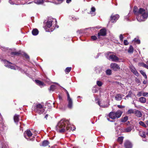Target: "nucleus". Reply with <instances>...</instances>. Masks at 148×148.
<instances>
[{
	"mask_svg": "<svg viewBox=\"0 0 148 148\" xmlns=\"http://www.w3.org/2000/svg\"><path fill=\"white\" fill-rule=\"evenodd\" d=\"M69 121L68 120H66L65 119H62L58 122L56 127V128L58 132H63L66 130L65 125L66 124H67L66 127L67 130L69 131L75 130V128L72 129L70 125L69 124Z\"/></svg>",
	"mask_w": 148,
	"mask_h": 148,
	"instance_id": "nucleus-1",
	"label": "nucleus"
},
{
	"mask_svg": "<svg viewBox=\"0 0 148 148\" xmlns=\"http://www.w3.org/2000/svg\"><path fill=\"white\" fill-rule=\"evenodd\" d=\"M148 17L147 10L140 8L139 10V13L136 16L137 19L139 22L145 21Z\"/></svg>",
	"mask_w": 148,
	"mask_h": 148,
	"instance_id": "nucleus-2",
	"label": "nucleus"
},
{
	"mask_svg": "<svg viewBox=\"0 0 148 148\" xmlns=\"http://www.w3.org/2000/svg\"><path fill=\"white\" fill-rule=\"evenodd\" d=\"M3 61L5 64V66L6 67L15 70H20L21 68H20L16 65L12 64L11 63L5 60H3Z\"/></svg>",
	"mask_w": 148,
	"mask_h": 148,
	"instance_id": "nucleus-3",
	"label": "nucleus"
},
{
	"mask_svg": "<svg viewBox=\"0 0 148 148\" xmlns=\"http://www.w3.org/2000/svg\"><path fill=\"white\" fill-rule=\"evenodd\" d=\"M57 24V21L56 19L52 18L48 21L46 23V27L50 28L51 26L54 27Z\"/></svg>",
	"mask_w": 148,
	"mask_h": 148,
	"instance_id": "nucleus-4",
	"label": "nucleus"
},
{
	"mask_svg": "<svg viewBox=\"0 0 148 148\" xmlns=\"http://www.w3.org/2000/svg\"><path fill=\"white\" fill-rule=\"evenodd\" d=\"M34 109L36 112L40 114L43 113L44 111V109L42 108V106L40 104H38L34 106Z\"/></svg>",
	"mask_w": 148,
	"mask_h": 148,
	"instance_id": "nucleus-5",
	"label": "nucleus"
},
{
	"mask_svg": "<svg viewBox=\"0 0 148 148\" xmlns=\"http://www.w3.org/2000/svg\"><path fill=\"white\" fill-rule=\"evenodd\" d=\"M119 17V16L118 14L115 15L112 14L110 16V21L112 23H115Z\"/></svg>",
	"mask_w": 148,
	"mask_h": 148,
	"instance_id": "nucleus-6",
	"label": "nucleus"
},
{
	"mask_svg": "<svg viewBox=\"0 0 148 148\" xmlns=\"http://www.w3.org/2000/svg\"><path fill=\"white\" fill-rule=\"evenodd\" d=\"M110 68L114 71H116L120 69L119 66L116 63H112L110 64Z\"/></svg>",
	"mask_w": 148,
	"mask_h": 148,
	"instance_id": "nucleus-7",
	"label": "nucleus"
},
{
	"mask_svg": "<svg viewBox=\"0 0 148 148\" xmlns=\"http://www.w3.org/2000/svg\"><path fill=\"white\" fill-rule=\"evenodd\" d=\"M124 145L125 148H132V143L128 140H126L125 141Z\"/></svg>",
	"mask_w": 148,
	"mask_h": 148,
	"instance_id": "nucleus-8",
	"label": "nucleus"
},
{
	"mask_svg": "<svg viewBox=\"0 0 148 148\" xmlns=\"http://www.w3.org/2000/svg\"><path fill=\"white\" fill-rule=\"evenodd\" d=\"M106 35V30L105 29H101L98 34V36L99 38L100 36H105Z\"/></svg>",
	"mask_w": 148,
	"mask_h": 148,
	"instance_id": "nucleus-9",
	"label": "nucleus"
},
{
	"mask_svg": "<svg viewBox=\"0 0 148 148\" xmlns=\"http://www.w3.org/2000/svg\"><path fill=\"white\" fill-rule=\"evenodd\" d=\"M109 59L111 60L112 61H117L119 60L118 58L113 55H111L110 56Z\"/></svg>",
	"mask_w": 148,
	"mask_h": 148,
	"instance_id": "nucleus-10",
	"label": "nucleus"
},
{
	"mask_svg": "<svg viewBox=\"0 0 148 148\" xmlns=\"http://www.w3.org/2000/svg\"><path fill=\"white\" fill-rule=\"evenodd\" d=\"M67 100L68 101V107L69 108H71L73 107V101L72 99L71 98L67 99Z\"/></svg>",
	"mask_w": 148,
	"mask_h": 148,
	"instance_id": "nucleus-11",
	"label": "nucleus"
},
{
	"mask_svg": "<svg viewBox=\"0 0 148 148\" xmlns=\"http://www.w3.org/2000/svg\"><path fill=\"white\" fill-rule=\"evenodd\" d=\"M27 135L28 137H30L32 136V134L31 131L29 130H27L24 133V136L25 138H27L26 137V135Z\"/></svg>",
	"mask_w": 148,
	"mask_h": 148,
	"instance_id": "nucleus-12",
	"label": "nucleus"
},
{
	"mask_svg": "<svg viewBox=\"0 0 148 148\" xmlns=\"http://www.w3.org/2000/svg\"><path fill=\"white\" fill-rule=\"evenodd\" d=\"M134 127L133 126H130L124 129V132H130L133 129Z\"/></svg>",
	"mask_w": 148,
	"mask_h": 148,
	"instance_id": "nucleus-13",
	"label": "nucleus"
},
{
	"mask_svg": "<svg viewBox=\"0 0 148 148\" xmlns=\"http://www.w3.org/2000/svg\"><path fill=\"white\" fill-rule=\"evenodd\" d=\"M123 96V95H121L120 94H117L115 97V99L117 101L121 100Z\"/></svg>",
	"mask_w": 148,
	"mask_h": 148,
	"instance_id": "nucleus-14",
	"label": "nucleus"
},
{
	"mask_svg": "<svg viewBox=\"0 0 148 148\" xmlns=\"http://www.w3.org/2000/svg\"><path fill=\"white\" fill-rule=\"evenodd\" d=\"M122 113L123 112L120 110L115 112L116 118H118L120 117L122 114Z\"/></svg>",
	"mask_w": 148,
	"mask_h": 148,
	"instance_id": "nucleus-15",
	"label": "nucleus"
},
{
	"mask_svg": "<svg viewBox=\"0 0 148 148\" xmlns=\"http://www.w3.org/2000/svg\"><path fill=\"white\" fill-rule=\"evenodd\" d=\"M115 116V112H111L109 114L110 118L112 119H114L116 118Z\"/></svg>",
	"mask_w": 148,
	"mask_h": 148,
	"instance_id": "nucleus-16",
	"label": "nucleus"
},
{
	"mask_svg": "<svg viewBox=\"0 0 148 148\" xmlns=\"http://www.w3.org/2000/svg\"><path fill=\"white\" fill-rule=\"evenodd\" d=\"M130 70L136 76H138L139 75V73H138L135 68L132 67L130 68Z\"/></svg>",
	"mask_w": 148,
	"mask_h": 148,
	"instance_id": "nucleus-17",
	"label": "nucleus"
},
{
	"mask_svg": "<svg viewBox=\"0 0 148 148\" xmlns=\"http://www.w3.org/2000/svg\"><path fill=\"white\" fill-rule=\"evenodd\" d=\"M95 70L96 71L97 74H99L102 71V69L101 67L97 66L95 68Z\"/></svg>",
	"mask_w": 148,
	"mask_h": 148,
	"instance_id": "nucleus-18",
	"label": "nucleus"
},
{
	"mask_svg": "<svg viewBox=\"0 0 148 148\" xmlns=\"http://www.w3.org/2000/svg\"><path fill=\"white\" fill-rule=\"evenodd\" d=\"M95 9L94 7H92L91 8V10L90 12L89 13L92 16H94L95 15Z\"/></svg>",
	"mask_w": 148,
	"mask_h": 148,
	"instance_id": "nucleus-19",
	"label": "nucleus"
},
{
	"mask_svg": "<svg viewBox=\"0 0 148 148\" xmlns=\"http://www.w3.org/2000/svg\"><path fill=\"white\" fill-rule=\"evenodd\" d=\"M134 114L136 116L138 117H141L142 115L141 112L138 110H135Z\"/></svg>",
	"mask_w": 148,
	"mask_h": 148,
	"instance_id": "nucleus-20",
	"label": "nucleus"
},
{
	"mask_svg": "<svg viewBox=\"0 0 148 148\" xmlns=\"http://www.w3.org/2000/svg\"><path fill=\"white\" fill-rule=\"evenodd\" d=\"M45 0H35L34 2L37 4H42L44 2Z\"/></svg>",
	"mask_w": 148,
	"mask_h": 148,
	"instance_id": "nucleus-21",
	"label": "nucleus"
},
{
	"mask_svg": "<svg viewBox=\"0 0 148 148\" xmlns=\"http://www.w3.org/2000/svg\"><path fill=\"white\" fill-rule=\"evenodd\" d=\"M134 14L136 15H137L139 13V10L137 7L135 6L134 8Z\"/></svg>",
	"mask_w": 148,
	"mask_h": 148,
	"instance_id": "nucleus-22",
	"label": "nucleus"
},
{
	"mask_svg": "<svg viewBox=\"0 0 148 148\" xmlns=\"http://www.w3.org/2000/svg\"><path fill=\"white\" fill-rule=\"evenodd\" d=\"M32 33L33 35H37L38 33V31L36 29H34L32 31Z\"/></svg>",
	"mask_w": 148,
	"mask_h": 148,
	"instance_id": "nucleus-23",
	"label": "nucleus"
},
{
	"mask_svg": "<svg viewBox=\"0 0 148 148\" xmlns=\"http://www.w3.org/2000/svg\"><path fill=\"white\" fill-rule=\"evenodd\" d=\"M139 101L141 103H145L146 102V98L144 97H141L139 99Z\"/></svg>",
	"mask_w": 148,
	"mask_h": 148,
	"instance_id": "nucleus-24",
	"label": "nucleus"
},
{
	"mask_svg": "<svg viewBox=\"0 0 148 148\" xmlns=\"http://www.w3.org/2000/svg\"><path fill=\"white\" fill-rule=\"evenodd\" d=\"M128 119V117L125 116L123 117H122L121 119V121L122 122H126Z\"/></svg>",
	"mask_w": 148,
	"mask_h": 148,
	"instance_id": "nucleus-25",
	"label": "nucleus"
},
{
	"mask_svg": "<svg viewBox=\"0 0 148 148\" xmlns=\"http://www.w3.org/2000/svg\"><path fill=\"white\" fill-rule=\"evenodd\" d=\"M19 115L15 114L14 116V122L15 123H17L18 121Z\"/></svg>",
	"mask_w": 148,
	"mask_h": 148,
	"instance_id": "nucleus-26",
	"label": "nucleus"
},
{
	"mask_svg": "<svg viewBox=\"0 0 148 148\" xmlns=\"http://www.w3.org/2000/svg\"><path fill=\"white\" fill-rule=\"evenodd\" d=\"M134 51V48L132 46H130L128 49V52L130 53H133Z\"/></svg>",
	"mask_w": 148,
	"mask_h": 148,
	"instance_id": "nucleus-27",
	"label": "nucleus"
},
{
	"mask_svg": "<svg viewBox=\"0 0 148 148\" xmlns=\"http://www.w3.org/2000/svg\"><path fill=\"white\" fill-rule=\"evenodd\" d=\"M35 82L36 84L39 86H43L44 85V83L38 80H35Z\"/></svg>",
	"mask_w": 148,
	"mask_h": 148,
	"instance_id": "nucleus-28",
	"label": "nucleus"
},
{
	"mask_svg": "<svg viewBox=\"0 0 148 148\" xmlns=\"http://www.w3.org/2000/svg\"><path fill=\"white\" fill-rule=\"evenodd\" d=\"M123 137H119L117 139L119 143L120 144H121L123 142Z\"/></svg>",
	"mask_w": 148,
	"mask_h": 148,
	"instance_id": "nucleus-29",
	"label": "nucleus"
},
{
	"mask_svg": "<svg viewBox=\"0 0 148 148\" xmlns=\"http://www.w3.org/2000/svg\"><path fill=\"white\" fill-rule=\"evenodd\" d=\"M139 134L141 136L145 138L146 137L145 132L143 131L140 132Z\"/></svg>",
	"mask_w": 148,
	"mask_h": 148,
	"instance_id": "nucleus-30",
	"label": "nucleus"
},
{
	"mask_svg": "<svg viewBox=\"0 0 148 148\" xmlns=\"http://www.w3.org/2000/svg\"><path fill=\"white\" fill-rule=\"evenodd\" d=\"M49 144V142L48 141L45 140L43 142L42 145L44 146H46L48 145Z\"/></svg>",
	"mask_w": 148,
	"mask_h": 148,
	"instance_id": "nucleus-31",
	"label": "nucleus"
},
{
	"mask_svg": "<svg viewBox=\"0 0 148 148\" xmlns=\"http://www.w3.org/2000/svg\"><path fill=\"white\" fill-rule=\"evenodd\" d=\"M135 110H134L133 109H130L128 110L127 112V113L128 114H131L132 113L134 114Z\"/></svg>",
	"mask_w": 148,
	"mask_h": 148,
	"instance_id": "nucleus-32",
	"label": "nucleus"
},
{
	"mask_svg": "<svg viewBox=\"0 0 148 148\" xmlns=\"http://www.w3.org/2000/svg\"><path fill=\"white\" fill-rule=\"evenodd\" d=\"M139 124L142 126L145 127H147V126L146 124H145L144 122L142 121H140L139 122Z\"/></svg>",
	"mask_w": 148,
	"mask_h": 148,
	"instance_id": "nucleus-33",
	"label": "nucleus"
},
{
	"mask_svg": "<svg viewBox=\"0 0 148 148\" xmlns=\"http://www.w3.org/2000/svg\"><path fill=\"white\" fill-rule=\"evenodd\" d=\"M56 88V86L54 85H52L51 86L49 90L53 91Z\"/></svg>",
	"mask_w": 148,
	"mask_h": 148,
	"instance_id": "nucleus-34",
	"label": "nucleus"
},
{
	"mask_svg": "<svg viewBox=\"0 0 148 148\" xmlns=\"http://www.w3.org/2000/svg\"><path fill=\"white\" fill-rule=\"evenodd\" d=\"M71 69V67H67L65 70V72L66 73H69Z\"/></svg>",
	"mask_w": 148,
	"mask_h": 148,
	"instance_id": "nucleus-35",
	"label": "nucleus"
},
{
	"mask_svg": "<svg viewBox=\"0 0 148 148\" xmlns=\"http://www.w3.org/2000/svg\"><path fill=\"white\" fill-rule=\"evenodd\" d=\"M140 73L143 75L145 79H147V77L145 73L143 71L141 70L140 71Z\"/></svg>",
	"mask_w": 148,
	"mask_h": 148,
	"instance_id": "nucleus-36",
	"label": "nucleus"
},
{
	"mask_svg": "<svg viewBox=\"0 0 148 148\" xmlns=\"http://www.w3.org/2000/svg\"><path fill=\"white\" fill-rule=\"evenodd\" d=\"M112 73L111 70L110 69H108L106 71V73L108 75H110Z\"/></svg>",
	"mask_w": 148,
	"mask_h": 148,
	"instance_id": "nucleus-37",
	"label": "nucleus"
},
{
	"mask_svg": "<svg viewBox=\"0 0 148 148\" xmlns=\"http://www.w3.org/2000/svg\"><path fill=\"white\" fill-rule=\"evenodd\" d=\"M133 41L138 44H140V40L136 38H135Z\"/></svg>",
	"mask_w": 148,
	"mask_h": 148,
	"instance_id": "nucleus-38",
	"label": "nucleus"
},
{
	"mask_svg": "<svg viewBox=\"0 0 148 148\" xmlns=\"http://www.w3.org/2000/svg\"><path fill=\"white\" fill-rule=\"evenodd\" d=\"M97 84L99 86H101L103 84L102 82L100 81H97Z\"/></svg>",
	"mask_w": 148,
	"mask_h": 148,
	"instance_id": "nucleus-39",
	"label": "nucleus"
},
{
	"mask_svg": "<svg viewBox=\"0 0 148 148\" xmlns=\"http://www.w3.org/2000/svg\"><path fill=\"white\" fill-rule=\"evenodd\" d=\"M21 54V53L20 51L18 52H14L12 53V54L14 55H17Z\"/></svg>",
	"mask_w": 148,
	"mask_h": 148,
	"instance_id": "nucleus-40",
	"label": "nucleus"
},
{
	"mask_svg": "<svg viewBox=\"0 0 148 148\" xmlns=\"http://www.w3.org/2000/svg\"><path fill=\"white\" fill-rule=\"evenodd\" d=\"M91 39L93 40H95L97 39V37L95 36H91Z\"/></svg>",
	"mask_w": 148,
	"mask_h": 148,
	"instance_id": "nucleus-41",
	"label": "nucleus"
},
{
	"mask_svg": "<svg viewBox=\"0 0 148 148\" xmlns=\"http://www.w3.org/2000/svg\"><path fill=\"white\" fill-rule=\"evenodd\" d=\"M124 44L125 45H127L129 44V43L127 40H125L124 41Z\"/></svg>",
	"mask_w": 148,
	"mask_h": 148,
	"instance_id": "nucleus-42",
	"label": "nucleus"
},
{
	"mask_svg": "<svg viewBox=\"0 0 148 148\" xmlns=\"http://www.w3.org/2000/svg\"><path fill=\"white\" fill-rule=\"evenodd\" d=\"M143 94V92H138L137 94V95L138 97H140Z\"/></svg>",
	"mask_w": 148,
	"mask_h": 148,
	"instance_id": "nucleus-43",
	"label": "nucleus"
},
{
	"mask_svg": "<svg viewBox=\"0 0 148 148\" xmlns=\"http://www.w3.org/2000/svg\"><path fill=\"white\" fill-rule=\"evenodd\" d=\"M144 64L145 63L143 62L139 63L138 64V65L140 66L143 67Z\"/></svg>",
	"mask_w": 148,
	"mask_h": 148,
	"instance_id": "nucleus-44",
	"label": "nucleus"
},
{
	"mask_svg": "<svg viewBox=\"0 0 148 148\" xmlns=\"http://www.w3.org/2000/svg\"><path fill=\"white\" fill-rule=\"evenodd\" d=\"M119 38L120 39V40L121 41H123V36L122 34H121L119 36Z\"/></svg>",
	"mask_w": 148,
	"mask_h": 148,
	"instance_id": "nucleus-45",
	"label": "nucleus"
},
{
	"mask_svg": "<svg viewBox=\"0 0 148 148\" xmlns=\"http://www.w3.org/2000/svg\"><path fill=\"white\" fill-rule=\"evenodd\" d=\"M147 95H148V92H143L142 95L143 96L145 97Z\"/></svg>",
	"mask_w": 148,
	"mask_h": 148,
	"instance_id": "nucleus-46",
	"label": "nucleus"
},
{
	"mask_svg": "<svg viewBox=\"0 0 148 148\" xmlns=\"http://www.w3.org/2000/svg\"><path fill=\"white\" fill-rule=\"evenodd\" d=\"M65 91L66 92L67 95V99L70 98V97L69 95L68 92L66 90V89H65Z\"/></svg>",
	"mask_w": 148,
	"mask_h": 148,
	"instance_id": "nucleus-47",
	"label": "nucleus"
},
{
	"mask_svg": "<svg viewBox=\"0 0 148 148\" xmlns=\"http://www.w3.org/2000/svg\"><path fill=\"white\" fill-rule=\"evenodd\" d=\"M23 54L24 55V56L25 57V58H29V56L26 53H24Z\"/></svg>",
	"mask_w": 148,
	"mask_h": 148,
	"instance_id": "nucleus-48",
	"label": "nucleus"
},
{
	"mask_svg": "<svg viewBox=\"0 0 148 148\" xmlns=\"http://www.w3.org/2000/svg\"><path fill=\"white\" fill-rule=\"evenodd\" d=\"M78 18H75L74 16L72 17L71 20L73 21H75Z\"/></svg>",
	"mask_w": 148,
	"mask_h": 148,
	"instance_id": "nucleus-49",
	"label": "nucleus"
},
{
	"mask_svg": "<svg viewBox=\"0 0 148 148\" xmlns=\"http://www.w3.org/2000/svg\"><path fill=\"white\" fill-rule=\"evenodd\" d=\"M143 67L148 69V65L146 64H144Z\"/></svg>",
	"mask_w": 148,
	"mask_h": 148,
	"instance_id": "nucleus-50",
	"label": "nucleus"
},
{
	"mask_svg": "<svg viewBox=\"0 0 148 148\" xmlns=\"http://www.w3.org/2000/svg\"><path fill=\"white\" fill-rule=\"evenodd\" d=\"M118 107L120 108H122L125 107L124 106H122L121 105H118Z\"/></svg>",
	"mask_w": 148,
	"mask_h": 148,
	"instance_id": "nucleus-51",
	"label": "nucleus"
},
{
	"mask_svg": "<svg viewBox=\"0 0 148 148\" xmlns=\"http://www.w3.org/2000/svg\"><path fill=\"white\" fill-rule=\"evenodd\" d=\"M98 104L101 107H103V108H105V107H106L105 106H101L100 105V103L99 101H98Z\"/></svg>",
	"mask_w": 148,
	"mask_h": 148,
	"instance_id": "nucleus-52",
	"label": "nucleus"
},
{
	"mask_svg": "<svg viewBox=\"0 0 148 148\" xmlns=\"http://www.w3.org/2000/svg\"><path fill=\"white\" fill-rule=\"evenodd\" d=\"M9 2L11 4L13 5L14 4V3L11 0H9Z\"/></svg>",
	"mask_w": 148,
	"mask_h": 148,
	"instance_id": "nucleus-53",
	"label": "nucleus"
},
{
	"mask_svg": "<svg viewBox=\"0 0 148 148\" xmlns=\"http://www.w3.org/2000/svg\"><path fill=\"white\" fill-rule=\"evenodd\" d=\"M97 90L96 89H93L92 90V92L93 93H96L97 92Z\"/></svg>",
	"mask_w": 148,
	"mask_h": 148,
	"instance_id": "nucleus-54",
	"label": "nucleus"
},
{
	"mask_svg": "<svg viewBox=\"0 0 148 148\" xmlns=\"http://www.w3.org/2000/svg\"><path fill=\"white\" fill-rule=\"evenodd\" d=\"M71 1V0H66V2L67 3H69Z\"/></svg>",
	"mask_w": 148,
	"mask_h": 148,
	"instance_id": "nucleus-55",
	"label": "nucleus"
},
{
	"mask_svg": "<svg viewBox=\"0 0 148 148\" xmlns=\"http://www.w3.org/2000/svg\"><path fill=\"white\" fill-rule=\"evenodd\" d=\"M145 123L146 124V125H147L148 126V121H145Z\"/></svg>",
	"mask_w": 148,
	"mask_h": 148,
	"instance_id": "nucleus-56",
	"label": "nucleus"
},
{
	"mask_svg": "<svg viewBox=\"0 0 148 148\" xmlns=\"http://www.w3.org/2000/svg\"><path fill=\"white\" fill-rule=\"evenodd\" d=\"M63 0H57L58 2H60L59 3H62V2Z\"/></svg>",
	"mask_w": 148,
	"mask_h": 148,
	"instance_id": "nucleus-57",
	"label": "nucleus"
},
{
	"mask_svg": "<svg viewBox=\"0 0 148 148\" xmlns=\"http://www.w3.org/2000/svg\"><path fill=\"white\" fill-rule=\"evenodd\" d=\"M125 18L126 19V20L127 21L128 20V18L127 16H125Z\"/></svg>",
	"mask_w": 148,
	"mask_h": 148,
	"instance_id": "nucleus-58",
	"label": "nucleus"
},
{
	"mask_svg": "<svg viewBox=\"0 0 148 148\" xmlns=\"http://www.w3.org/2000/svg\"><path fill=\"white\" fill-rule=\"evenodd\" d=\"M143 83L144 84H146L147 83V81H144L143 82Z\"/></svg>",
	"mask_w": 148,
	"mask_h": 148,
	"instance_id": "nucleus-59",
	"label": "nucleus"
},
{
	"mask_svg": "<svg viewBox=\"0 0 148 148\" xmlns=\"http://www.w3.org/2000/svg\"><path fill=\"white\" fill-rule=\"evenodd\" d=\"M2 148H7V147L6 146L5 147L2 146Z\"/></svg>",
	"mask_w": 148,
	"mask_h": 148,
	"instance_id": "nucleus-60",
	"label": "nucleus"
},
{
	"mask_svg": "<svg viewBox=\"0 0 148 148\" xmlns=\"http://www.w3.org/2000/svg\"><path fill=\"white\" fill-rule=\"evenodd\" d=\"M48 115L47 114V115L45 116V118H47L48 117Z\"/></svg>",
	"mask_w": 148,
	"mask_h": 148,
	"instance_id": "nucleus-61",
	"label": "nucleus"
},
{
	"mask_svg": "<svg viewBox=\"0 0 148 148\" xmlns=\"http://www.w3.org/2000/svg\"><path fill=\"white\" fill-rule=\"evenodd\" d=\"M130 97V96L129 95H127L126 96V97Z\"/></svg>",
	"mask_w": 148,
	"mask_h": 148,
	"instance_id": "nucleus-62",
	"label": "nucleus"
},
{
	"mask_svg": "<svg viewBox=\"0 0 148 148\" xmlns=\"http://www.w3.org/2000/svg\"><path fill=\"white\" fill-rule=\"evenodd\" d=\"M146 64L148 65V61H147L146 62Z\"/></svg>",
	"mask_w": 148,
	"mask_h": 148,
	"instance_id": "nucleus-63",
	"label": "nucleus"
},
{
	"mask_svg": "<svg viewBox=\"0 0 148 148\" xmlns=\"http://www.w3.org/2000/svg\"><path fill=\"white\" fill-rule=\"evenodd\" d=\"M146 134L148 136V132Z\"/></svg>",
	"mask_w": 148,
	"mask_h": 148,
	"instance_id": "nucleus-64",
	"label": "nucleus"
}]
</instances>
